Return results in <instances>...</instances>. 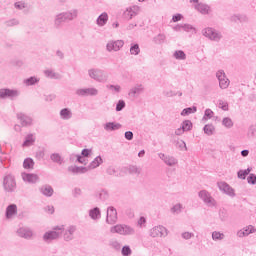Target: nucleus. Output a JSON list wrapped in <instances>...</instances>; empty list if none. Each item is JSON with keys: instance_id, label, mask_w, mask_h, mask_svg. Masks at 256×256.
<instances>
[{"instance_id": "3", "label": "nucleus", "mask_w": 256, "mask_h": 256, "mask_svg": "<svg viewBox=\"0 0 256 256\" xmlns=\"http://www.w3.org/2000/svg\"><path fill=\"white\" fill-rule=\"evenodd\" d=\"M3 189L5 193H15L17 189V181H15V176L8 174L3 178Z\"/></svg>"}, {"instance_id": "13", "label": "nucleus", "mask_w": 256, "mask_h": 256, "mask_svg": "<svg viewBox=\"0 0 256 256\" xmlns=\"http://www.w3.org/2000/svg\"><path fill=\"white\" fill-rule=\"evenodd\" d=\"M217 185L222 193H225L228 197H235V189H233L227 182H218Z\"/></svg>"}, {"instance_id": "51", "label": "nucleus", "mask_w": 256, "mask_h": 256, "mask_svg": "<svg viewBox=\"0 0 256 256\" xmlns=\"http://www.w3.org/2000/svg\"><path fill=\"white\" fill-rule=\"evenodd\" d=\"M131 253H133V251L131 250V247H129L127 245L122 247L121 254L123 256H130Z\"/></svg>"}, {"instance_id": "23", "label": "nucleus", "mask_w": 256, "mask_h": 256, "mask_svg": "<svg viewBox=\"0 0 256 256\" xmlns=\"http://www.w3.org/2000/svg\"><path fill=\"white\" fill-rule=\"evenodd\" d=\"M196 11L201 13V15H209L211 13V6L203 3H198L195 5Z\"/></svg>"}, {"instance_id": "9", "label": "nucleus", "mask_w": 256, "mask_h": 256, "mask_svg": "<svg viewBox=\"0 0 256 256\" xmlns=\"http://www.w3.org/2000/svg\"><path fill=\"white\" fill-rule=\"evenodd\" d=\"M123 45H125V41L123 40H110L106 44V51L111 53V51H121Z\"/></svg>"}, {"instance_id": "11", "label": "nucleus", "mask_w": 256, "mask_h": 256, "mask_svg": "<svg viewBox=\"0 0 256 256\" xmlns=\"http://www.w3.org/2000/svg\"><path fill=\"white\" fill-rule=\"evenodd\" d=\"M106 223H108V225H115V223H117V209L113 206L107 208Z\"/></svg>"}, {"instance_id": "39", "label": "nucleus", "mask_w": 256, "mask_h": 256, "mask_svg": "<svg viewBox=\"0 0 256 256\" xmlns=\"http://www.w3.org/2000/svg\"><path fill=\"white\" fill-rule=\"evenodd\" d=\"M128 173L130 175H141V168H139L135 165H130V166H128Z\"/></svg>"}, {"instance_id": "55", "label": "nucleus", "mask_w": 256, "mask_h": 256, "mask_svg": "<svg viewBox=\"0 0 256 256\" xmlns=\"http://www.w3.org/2000/svg\"><path fill=\"white\" fill-rule=\"evenodd\" d=\"M135 234V229L131 226L124 225V235H133Z\"/></svg>"}, {"instance_id": "8", "label": "nucleus", "mask_w": 256, "mask_h": 256, "mask_svg": "<svg viewBox=\"0 0 256 256\" xmlns=\"http://www.w3.org/2000/svg\"><path fill=\"white\" fill-rule=\"evenodd\" d=\"M198 197H200L208 207H215V205H217V202L211 197V194L207 190H201L198 193Z\"/></svg>"}, {"instance_id": "4", "label": "nucleus", "mask_w": 256, "mask_h": 256, "mask_svg": "<svg viewBox=\"0 0 256 256\" xmlns=\"http://www.w3.org/2000/svg\"><path fill=\"white\" fill-rule=\"evenodd\" d=\"M21 95V92L17 89L2 88L0 89V99H9L10 101H15L17 97Z\"/></svg>"}, {"instance_id": "44", "label": "nucleus", "mask_w": 256, "mask_h": 256, "mask_svg": "<svg viewBox=\"0 0 256 256\" xmlns=\"http://www.w3.org/2000/svg\"><path fill=\"white\" fill-rule=\"evenodd\" d=\"M183 210V204L178 203L175 204L171 209V213H173V215H179V213H181V211Z\"/></svg>"}, {"instance_id": "26", "label": "nucleus", "mask_w": 256, "mask_h": 256, "mask_svg": "<svg viewBox=\"0 0 256 256\" xmlns=\"http://www.w3.org/2000/svg\"><path fill=\"white\" fill-rule=\"evenodd\" d=\"M17 234L19 237H22L23 239H31V237H33V232L27 228L18 229Z\"/></svg>"}, {"instance_id": "64", "label": "nucleus", "mask_w": 256, "mask_h": 256, "mask_svg": "<svg viewBox=\"0 0 256 256\" xmlns=\"http://www.w3.org/2000/svg\"><path fill=\"white\" fill-rule=\"evenodd\" d=\"M181 19H183V15L182 14H175L172 16V21L173 23H178V21H181Z\"/></svg>"}, {"instance_id": "10", "label": "nucleus", "mask_w": 256, "mask_h": 256, "mask_svg": "<svg viewBox=\"0 0 256 256\" xmlns=\"http://www.w3.org/2000/svg\"><path fill=\"white\" fill-rule=\"evenodd\" d=\"M216 78L219 81V87L220 89H227L229 87V78H227V75L225 74L224 70H218L216 72Z\"/></svg>"}, {"instance_id": "60", "label": "nucleus", "mask_w": 256, "mask_h": 256, "mask_svg": "<svg viewBox=\"0 0 256 256\" xmlns=\"http://www.w3.org/2000/svg\"><path fill=\"white\" fill-rule=\"evenodd\" d=\"M183 31L189 33L191 31H195V27H193L191 24H183Z\"/></svg>"}, {"instance_id": "14", "label": "nucleus", "mask_w": 256, "mask_h": 256, "mask_svg": "<svg viewBox=\"0 0 256 256\" xmlns=\"http://www.w3.org/2000/svg\"><path fill=\"white\" fill-rule=\"evenodd\" d=\"M158 157L159 159H161L165 165H167L168 167H175V165H177V163H179V161L177 160V158L173 157V156H169V155H165L164 153H158Z\"/></svg>"}, {"instance_id": "53", "label": "nucleus", "mask_w": 256, "mask_h": 256, "mask_svg": "<svg viewBox=\"0 0 256 256\" xmlns=\"http://www.w3.org/2000/svg\"><path fill=\"white\" fill-rule=\"evenodd\" d=\"M247 182L249 185H256V175L254 173H250L247 177Z\"/></svg>"}, {"instance_id": "2", "label": "nucleus", "mask_w": 256, "mask_h": 256, "mask_svg": "<svg viewBox=\"0 0 256 256\" xmlns=\"http://www.w3.org/2000/svg\"><path fill=\"white\" fill-rule=\"evenodd\" d=\"M63 231H65L63 226H55L52 230L47 231L43 235V241H45V243H49V241H55V239H59V237H61Z\"/></svg>"}, {"instance_id": "17", "label": "nucleus", "mask_w": 256, "mask_h": 256, "mask_svg": "<svg viewBox=\"0 0 256 256\" xmlns=\"http://www.w3.org/2000/svg\"><path fill=\"white\" fill-rule=\"evenodd\" d=\"M143 91H145V87L143 86V84H136L134 87H132L129 90L128 95L132 99H137V97H139V95H141V93H143Z\"/></svg>"}, {"instance_id": "34", "label": "nucleus", "mask_w": 256, "mask_h": 256, "mask_svg": "<svg viewBox=\"0 0 256 256\" xmlns=\"http://www.w3.org/2000/svg\"><path fill=\"white\" fill-rule=\"evenodd\" d=\"M203 131L205 135H208V137H211V135H215V126L213 124H206L203 127Z\"/></svg>"}, {"instance_id": "49", "label": "nucleus", "mask_w": 256, "mask_h": 256, "mask_svg": "<svg viewBox=\"0 0 256 256\" xmlns=\"http://www.w3.org/2000/svg\"><path fill=\"white\" fill-rule=\"evenodd\" d=\"M176 147L180 150V151H187V144L185 143V141L183 140H178L176 142Z\"/></svg>"}, {"instance_id": "27", "label": "nucleus", "mask_w": 256, "mask_h": 256, "mask_svg": "<svg viewBox=\"0 0 256 256\" xmlns=\"http://www.w3.org/2000/svg\"><path fill=\"white\" fill-rule=\"evenodd\" d=\"M89 217L93 221H98V219H101V209L99 207H94L89 210Z\"/></svg>"}, {"instance_id": "40", "label": "nucleus", "mask_w": 256, "mask_h": 256, "mask_svg": "<svg viewBox=\"0 0 256 256\" xmlns=\"http://www.w3.org/2000/svg\"><path fill=\"white\" fill-rule=\"evenodd\" d=\"M182 129L185 131H191L193 129V122L191 120H184L181 124Z\"/></svg>"}, {"instance_id": "56", "label": "nucleus", "mask_w": 256, "mask_h": 256, "mask_svg": "<svg viewBox=\"0 0 256 256\" xmlns=\"http://www.w3.org/2000/svg\"><path fill=\"white\" fill-rule=\"evenodd\" d=\"M106 173L108 175H114L115 177H119V174L117 173V170L115 169V167H112V166H110L106 169Z\"/></svg>"}, {"instance_id": "28", "label": "nucleus", "mask_w": 256, "mask_h": 256, "mask_svg": "<svg viewBox=\"0 0 256 256\" xmlns=\"http://www.w3.org/2000/svg\"><path fill=\"white\" fill-rule=\"evenodd\" d=\"M73 117V112L69 108H63L60 110V118L63 121H69Z\"/></svg>"}, {"instance_id": "25", "label": "nucleus", "mask_w": 256, "mask_h": 256, "mask_svg": "<svg viewBox=\"0 0 256 256\" xmlns=\"http://www.w3.org/2000/svg\"><path fill=\"white\" fill-rule=\"evenodd\" d=\"M122 125L117 122H107L104 124L105 131H119Z\"/></svg>"}, {"instance_id": "42", "label": "nucleus", "mask_w": 256, "mask_h": 256, "mask_svg": "<svg viewBox=\"0 0 256 256\" xmlns=\"http://www.w3.org/2000/svg\"><path fill=\"white\" fill-rule=\"evenodd\" d=\"M111 233H118L119 235H124V225H116V226H113L111 229H110Z\"/></svg>"}, {"instance_id": "5", "label": "nucleus", "mask_w": 256, "mask_h": 256, "mask_svg": "<svg viewBox=\"0 0 256 256\" xmlns=\"http://www.w3.org/2000/svg\"><path fill=\"white\" fill-rule=\"evenodd\" d=\"M202 34L204 37H207V39H210V41H216V43H219L221 39H223V34L221 32L217 31L215 28H205L202 30Z\"/></svg>"}, {"instance_id": "61", "label": "nucleus", "mask_w": 256, "mask_h": 256, "mask_svg": "<svg viewBox=\"0 0 256 256\" xmlns=\"http://www.w3.org/2000/svg\"><path fill=\"white\" fill-rule=\"evenodd\" d=\"M219 217L221 221H227V210L223 209L219 211Z\"/></svg>"}, {"instance_id": "46", "label": "nucleus", "mask_w": 256, "mask_h": 256, "mask_svg": "<svg viewBox=\"0 0 256 256\" xmlns=\"http://www.w3.org/2000/svg\"><path fill=\"white\" fill-rule=\"evenodd\" d=\"M165 39H167L165 34H158L157 36L154 37V42L157 45H162V43H165Z\"/></svg>"}, {"instance_id": "20", "label": "nucleus", "mask_w": 256, "mask_h": 256, "mask_svg": "<svg viewBox=\"0 0 256 256\" xmlns=\"http://www.w3.org/2000/svg\"><path fill=\"white\" fill-rule=\"evenodd\" d=\"M75 231H77V226L71 225L64 232V241H73L75 235Z\"/></svg>"}, {"instance_id": "57", "label": "nucleus", "mask_w": 256, "mask_h": 256, "mask_svg": "<svg viewBox=\"0 0 256 256\" xmlns=\"http://www.w3.org/2000/svg\"><path fill=\"white\" fill-rule=\"evenodd\" d=\"M126 107L125 100H119L116 104V111L119 112Z\"/></svg>"}, {"instance_id": "29", "label": "nucleus", "mask_w": 256, "mask_h": 256, "mask_svg": "<svg viewBox=\"0 0 256 256\" xmlns=\"http://www.w3.org/2000/svg\"><path fill=\"white\" fill-rule=\"evenodd\" d=\"M16 213H17V205L15 204L8 205L5 213L6 219H11V216L16 215Z\"/></svg>"}, {"instance_id": "47", "label": "nucleus", "mask_w": 256, "mask_h": 256, "mask_svg": "<svg viewBox=\"0 0 256 256\" xmlns=\"http://www.w3.org/2000/svg\"><path fill=\"white\" fill-rule=\"evenodd\" d=\"M213 115H215V112L207 108L204 112L203 121H208V119H213Z\"/></svg>"}, {"instance_id": "12", "label": "nucleus", "mask_w": 256, "mask_h": 256, "mask_svg": "<svg viewBox=\"0 0 256 256\" xmlns=\"http://www.w3.org/2000/svg\"><path fill=\"white\" fill-rule=\"evenodd\" d=\"M137 15H139V6H130L123 12V19L131 21V19L137 17Z\"/></svg>"}, {"instance_id": "15", "label": "nucleus", "mask_w": 256, "mask_h": 256, "mask_svg": "<svg viewBox=\"0 0 256 256\" xmlns=\"http://www.w3.org/2000/svg\"><path fill=\"white\" fill-rule=\"evenodd\" d=\"M167 228L165 226H156L150 230V237H167Z\"/></svg>"}, {"instance_id": "54", "label": "nucleus", "mask_w": 256, "mask_h": 256, "mask_svg": "<svg viewBox=\"0 0 256 256\" xmlns=\"http://www.w3.org/2000/svg\"><path fill=\"white\" fill-rule=\"evenodd\" d=\"M99 199L101 201H107L109 199V193L105 190H101L99 193Z\"/></svg>"}, {"instance_id": "41", "label": "nucleus", "mask_w": 256, "mask_h": 256, "mask_svg": "<svg viewBox=\"0 0 256 256\" xmlns=\"http://www.w3.org/2000/svg\"><path fill=\"white\" fill-rule=\"evenodd\" d=\"M141 53V48L139 47V44H131L130 46V54L131 55H139Z\"/></svg>"}, {"instance_id": "58", "label": "nucleus", "mask_w": 256, "mask_h": 256, "mask_svg": "<svg viewBox=\"0 0 256 256\" xmlns=\"http://www.w3.org/2000/svg\"><path fill=\"white\" fill-rule=\"evenodd\" d=\"M182 239H185L186 241L189 239H192V237H195V234L193 232H184L181 234Z\"/></svg>"}, {"instance_id": "63", "label": "nucleus", "mask_w": 256, "mask_h": 256, "mask_svg": "<svg viewBox=\"0 0 256 256\" xmlns=\"http://www.w3.org/2000/svg\"><path fill=\"white\" fill-rule=\"evenodd\" d=\"M35 157L36 159H38V161H41V159L45 158V151L43 150L37 151L35 154Z\"/></svg>"}, {"instance_id": "1", "label": "nucleus", "mask_w": 256, "mask_h": 256, "mask_svg": "<svg viewBox=\"0 0 256 256\" xmlns=\"http://www.w3.org/2000/svg\"><path fill=\"white\" fill-rule=\"evenodd\" d=\"M79 11L77 9H73L70 11L62 12L55 16L54 19V27L55 29H61L63 23H69V21H73V19H77Z\"/></svg>"}, {"instance_id": "32", "label": "nucleus", "mask_w": 256, "mask_h": 256, "mask_svg": "<svg viewBox=\"0 0 256 256\" xmlns=\"http://www.w3.org/2000/svg\"><path fill=\"white\" fill-rule=\"evenodd\" d=\"M103 163V158L101 156H97L88 166L89 169H97Z\"/></svg>"}, {"instance_id": "21", "label": "nucleus", "mask_w": 256, "mask_h": 256, "mask_svg": "<svg viewBox=\"0 0 256 256\" xmlns=\"http://www.w3.org/2000/svg\"><path fill=\"white\" fill-rule=\"evenodd\" d=\"M39 191L42 195H44V197H53V194L55 193V190L53 189V187L49 184L46 185H42L39 188Z\"/></svg>"}, {"instance_id": "24", "label": "nucleus", "mask_w": 256, "mask_h": 256, "mask_svg": "<svg viewBox=\"0 0 256 256\" xmlns=\"http://www.w3.org/2000/svg\"><path fill=\"white\" fill-rule=\"evenodd\" d=\"M107 21H109V15L107 12H104L98 16L96 25H98V27H105V25H107Z\"/></svg>"}, {"instance_id": "30", "label": "nucleus", "mask_w": 256, "mask_h": 256, "mask_svg": "<svg viewBox=\"0 0 256 256\" xmlns=\"http://www.w3.org/2000/svg\"><path fill=\"white\" fill-rule=\"evenodd\" d=\"M41 79L37 78V76H31L29 78L24 79L23 83L26 87H31L33 85H37Z\"/></svg>"}, {"instance_id": "36", "label": "nucleus", "mask_w": 256, "mask_h": 256, "mask_svg": "<svg viewBox=\"0 0 256 256\" xmlns=\"http://www.w3.org/2000/svg\"><path fill=\"white\" fill-rule=\"evenodd\" d=\"M193 113H197V106L184 108L181 112V116L187 117V115H191Z\"/></svg>"}, {"instance_id": "45", "label": "nucleus", "mask_w": 256, "mask_h": 256, "mask_svg": "<svg viewBox=\"0 0 256 256\" xmlns=\"http://www.w3.org/2000/svg\"><path fill=\"white\" fill-rule=\"evenodd\" d=\"M222 125L226 127V129H231L233 127L234 123L233 120L230 117H225L222 120Z\"/></svg>"}, {"instance_id": "48", "label": "nucleus", "mask_w": 256, "mask_h": 256, "mask_svg": "<svg viewBox=\"0 0 256 256\" xmlns=\"http://www.w3.org/2000/svg\"><path fill=\"white\" fill-rule=\"evenodd\" d=\"M14 7L18 11H23V9H27V3L25 1H18L14 3Z\"/></svg>"}, {"instance_id": "38", "label": "nucleus", "mask_w": 256, "mask_h": 256, "mask_svg": "<svg viewBox=\"0 0 256 256\" xmlns=\"http://www.w3.org/2000/svg\"><path fill=\"white\" fill-rule=\"evenodd\" d=\"M23 167L28 170L33 169V167H35V161L33 160V158L24 159Z\"/></svg>"}, {"instance_id": "50", "label": "nucleus", "mask_w": 256, "mask_h": 256, "mask_svg": "<svg viewBox=\"0 0 256 256\" xmlns=\"http://www.w3.org/2000/svg\"><path fill=\"white\" fill-rule=\"evenodd\" d=\"M218 107L222 109V111H229V103L223 100L218 101Z\"/></svg>"}, {"instance_id": "52", "label": "nucleus", "mask_w": 256, "mask_h": 256, "mask_svg": "<svg viewBox=\"0 0 256 256\" xmlns=\"http://www.w3.org/2000/svg\"><path fill=\"white\" fill-rule=\"evenodd\" d=\"M6 27H15L19 25V20L13 18L5 22Z\"/></svg>"}, {"instance_id": "59", "label": "nucleus", "mask_w": 256, "mask_h": 256, "mask_svg": "<svg viewBox=\"0 0 256 256\" xmlns=\"http://www.w3.org/2000/svg\"><path fill=\"white\" fill-rule=\"evenodd\" d=\"M76 161L81 165H87V161L85 160L84 156L81 154H76Z\"/></svg>"}, {"instance_id": "18", "label": "nucleus", "mask_w": 256, "mask_h": 256, "mask_svg": "<svg viewBox=\"0 0 256 256\" xmlns=\"http://www.w3.org/2000/svg\"><path fill=\"white\" fill-rule=\"evenodd\" d=\"M21 177L25 183L35 184L39 181V176L33 173L22 172Z\"/></svg>"}, {"instance_id": "31", "label": "nucleus", "mask_w": 256, "mask_h": 256, "mask_svg": "<svg viewBox=\"0 0 256 256\" xmlns=\"http://www.w3.org/2000/svg\"><path fill=\"white\" fill-rule=\"evenodd\" d=\"M34 143H35V135L28 134L25 136L22 147H31V145H33Z\"/></svg>"}, {"instance_id": "16", "label": "nucleus", "mask_w": 256, "mask_h": 256, "mask_svg": "<svg viewBox=\"0 0 256 256\" xmlns=\"http://www.w3.org/2000/svg\"><path fill=\"white\" fill-rule=\"evenodd\" d=\"M17 119H19L22 127H31L33 125V118L25 113H18Z\"/></svg>"}, {"instance_id": "19", "label": "nucleus", "mask_w": 256, "mask_h": 256, "mask_svg": "<svg viewBox=\"0 0 256 256\" xmlns=\"http://www.w3.org/2000/svg\"><path fill=\"white\" fill-rule=\"evenodd\" d=\"M68 171L73 175H83L89 171V168L85 166H69Z\"/></svg>"}, {"instance_id": "43", "label": "nucleus", "mask_w": 256, "mask_h": 256, "mask_svg": "<svg viewBox=\"0 0 256 256\" xmlns=\"http://www.w3.org/2000/svg\"><path fill=\"white\" fill-rule=\"evenodd\" d=\"M212 239L213 241H223V239H225V234L219 231H214L212 232Z\"/></svg>"}, {"instance_id": "37", "label": "nucleus", "mask_w": 256, "mask_h": 256, "mask_svg": "<svg viewBox=\"0 0 256 256\" xmlns=\"http://www.w3.org/2000/svg\"><path fill=\"white\" fill-rule=\"evenodd\" d=\"M173 57L178 61H185V59H187V54H185V51L183 50H176Z\"/></svg>"}, {"instance_id": "62", "label": "nucleus", "mask_w": 256, "mask_h": 256, "mask_svg": "<svg viewBox=\"0 0 256 256\" xmlns=\"http://www.w3.org/2000/svg\"><path fill=\"white\" fill-rule=\"evenodd\" d=\"M110 245L111 247H113V249H116V251H119V249H121V244L117 240L111 241Z\"/></svg>"}, {"instance_id": "35", "label": "nucleus", "mask_w": 256, "mask_h": 256, "mask_svg": "<svg viewBox=\"0 0 256 256\" xmlns=\"http://www.w3.org/2000/svg\"><path fill=\"white\" fill-rule=\"evenodd\" d=\"M50 159L53 163H57V165H63V157L59 153H52Z\"/></svg>"}, {"instance_id": "33", "label": "nucleus", "mask_w": 256, "mask_h": 256, "mask_svg": "<svg viewBox=\"0 0 256 256\" xmlns=\"http://www.w3.org/2000/svg\"><path fill=\"white\" fill-rule=\"evenodd\" d=\"M44 75L48 79H61V77H62L61 74H59L53 70H45Z\"/></svg>"}, {"instance_id": "22", "label": "nucleus", "mask_w": 256, "mask_h": 256, "mask_svg": "<svg viewBox=\"0 0 256 256\" xmlns=\"http://www.w3.org/2000/svg\"><path fill=\"white\" fill-rule=\"evenodd\" d=\"M251 233H256V229L253 225L246 226L242 230H239L237 232L238 237H248V235H251Z\"/></svg>"}, {"instance_id": "6", "label": "nucleus", "mask_w": 256, "mask_h": 256, "mask_svg": "<svg viewBox=\"0 0 256 256\" xmlns=\"http://www.w3.org/2000/svg\"><path fill=\"white\" fill-rule=\"evenodd\" d=\"M88 75L90 79H94V81H98V83H103V81H107V76H105V71L99 68L89 69Z\"/></svg>"}, {"instance_id": "7", "label": "nucleus", "mask_w": 256, "mask_h": 256, "mask_svg": "<svg viewBox=\"0 0 256 256\" xmlns=\"http://www.w3.org/2000/svg\"><path fill=\"white\" fill-rule=\"evenodd\" d=\"M75 93L78 97H95L99 95V90L97 88H79Z\"/></svg>"}]
</instances>
